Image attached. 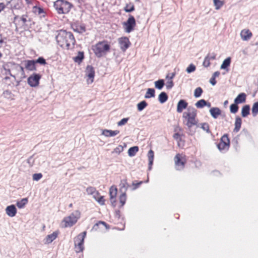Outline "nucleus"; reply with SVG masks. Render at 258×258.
<instances>
[{"mask_svg":"<svg viewBox=\"0 0 258 258\" xmlns=\"http://www.w3.org/2000/svg\"><path fill=\"white\" fill-rule=\"evenodd\" d=\"M35 63H39L41 65H45L46 64V60L43 57H39L37 59L34 60Z\"/></svg>","mask_w":258,"mask_h":258,"instance_id":"obj_48","label":"nucleus"},{"mask_svg":"<svg viewBox=\"0 0 258 258\" xmlns=\"http://www.w3.org/2000/svg\"><path fill=\"white\" fill-rule=\"evenodd\" d=\"M115 216L117 218H120V211L119 210H116L115 211Z\"/></svg>","mask_w":258,"mask_h":258,"instance_id":"obj_63","label":"nucleus"},{"mask_svg":"<svg viewBox=\"0 0 258 258\" xmlns=\"http://www.w3.org/2000/svg\"><path fill=\"white\" fill-rule=\"evenodd\" d=\"M80 216V212L78 210L72 213L70 216L65 217L63 219L61 223L62 224L64 223V225H62V227L66 228L73 226L76 223Z\"/></svg>","mask_w":258,"mask_h":258,"instance_id":"obj_4","label":"nucleus"},{"mask_svg":"<svg viewBox=\"0 0 258 258\" xmlns=\"http://www.w3.org/2000/svg\"><path fill=\"white\" fill-rule=\"evenodd\" d=\"M58 44L62 48L69 49L71 45L74 46L76 40L73 33L66 30H60L55 37Z\"/></svg>","mask_w":258,"mask_h":258,"instance_id":"obj_2","label":"nucleus"},{"mask_svg":"<svg viewBox=\"0 0 258 258\" xmlns=\"http://www.w3.org/2000/svg\"><path fill=\"white\" fill-rule=\"evenodd\" d=\"M33 11L35 13L38 14H41L44 13V10L39 7L34 6L33 7Z\"/></svg>","mask_w":258,"mask_h":258,"instance_id":"obj_50","label":"nucleus"},{"mask_svg":"<svg viewBox=\"0 0 258 258\" xmlns=\"http://www.w3.org/2000/svg\"><path fill=\"white\" fill-rule=\"evenodd\" d=\"M124 10L125 12L131 13L135 10V7L134 5H126V6L124 7Z\"/></svg>","mask_w":258,"mask_h":258,"instance_id":"obj_47","label":"nucleus"},{"mask_svg":"<svg viewBox=\"0 0 258 258\" xmlns=\"http://www.w3.org/2000/svg\"><path fill=\"white\" fill-rule=\"evenodd\" d=\"M148 106V103L145 100H143L138 103L137 109L139 111L144 110Z\"/></svg>","mask_w":258,"mask_h":258,"instance_id":"obj_34","label":"nucleus"},{"mask_svg":"<svg viewBox=\"0 0 258 258\" xmlns=\"http://www.w3.org/2000/svg\"><path fill=\"white\" fill-rule=\"evenodd\" d=\"M240 36L242 40H248L252 36V33L249 30H243L241 31Z\"/></svg>","mask_w":258,"mask_h":258,"instance_id":"obj_21","label":"nucleus"},{"mask_svg":"<svg viewBox=\"0 0 258 258\" xmlns=\"http://www.w3.org/2000/svg\"><path fill=\"white\" fill-rule=\"evenodd\" d=\"M154 157V154L153 151L152 150H150L148 153V157L149 162H150L151 164L152 163H153Z\"/></svg>","mask_w":258,"mask_h":258,"instance_id":"obj_45","label":"nucleus"},{"mask_svg":"<svg viewBox=\"0 0 258 258\" xmlns=\"http://www.w3.org/2000/svg\"><path fill=\"white\" fill-rule=\"evenodd\" d=\"M84 58V54L83 51H79L77 55L74 57V60L76 62L80 63L82 61Z\"/></svg>","mask_w":258,"mask_h":258,"instance_id":"obj_28","label":"nucleus"},{"mask_svg":"<svg viewBox=\"0 0 258 258\" xmlns=\"http://www.w3.org/2000/svg\"><path fill=\"white\" fill-rule=\"evenodd\" d=\"M216 54L213 52V53H208L206 57H208L210 60H214L216 58Z\"/></svg>","mask_w":258,"mask_h":258,"instance_id":"obj_57","label":"nucleus"},{"mask_svg":"<svg viewBox=\"0 0 258 258\" xmlns=\"http://www.w3.org/2000/svg\"><path fill=\"white\" fill-rule=\"evenodd\" d=\"M142 183H143V181H140L139 182H137V183H135V182L134 181L132 183V184L134 186L132 188V190L136 189L139 186V185H140Z\"/></svg>","mask_w":258,"mask_h":258,"instance_id":"obj_59","label":"nucleus"},{"mask_svg":"<svg viewBox=\"0 0 258 258\" xmlns=\"http://www.w3.org/2000/svg\"><path fill=\"white\" fill-rule=\"evenodd\" d=\"M110 46L108 44L107 41L98 42L93 47L92 50L97 57H101L109 51Z\"/></svg>","mask_w":258,"mask_h":258,"instance_id":"obj_3","label":"nucleus"},{"mask_svg":"<svg viewBox=\"0 0 258 258\" xmlns=\"http://www.w3.org/2000/svg\"><path fill=\"white\" fill-rule=\"evenodd\" d=\"M229 146L227 145V144H226L225 143H222L220 142L219 144H217V148L220 151L224 150L225 149L228 150Z\"/></svg>","mask_w":258,"mask_h":258,"instance_id":"obj_43","label":"nucleus"},{"mask_svg":"<svg viewBox=\"0 0 258 258\" xmlns=\"http://www.w3.org/2000/svg\"><path fill=\"white\" fill-rule=\"evenodd\" d=\"M136 25V20L134 17L130 15L127 20L123 23V25L125 26V31L127 33L131 32L134 30Z\"/></svg>","mask_w":258,"mask_h":258,"instance_id":"obj_6","label":"nucleus"},{"mask_svg":"<svg viewBox=\"0 0 258 258\" xmlns=\"http://www.w3.org/2000/svg\"><path fill=\"white\" fill-rule=\"evenodd\" d=\"M251 112L253 117L256 116L258 114V101L253 104Z\"/></svg>","mask_w":258,"mask_h":258,"instance_id":"obj_35","label":"nucleus"},{"mask_svg":"<svg viewBox=\"0 0 258 258\" xmlns=\"http://www.w3.org/2000/svg\"><path fill=\"white\" fill-rule=\"evenodd\" d=\"M126 200V195L125 193H121L119 196V202L121 204V207H122L125 203Z\"/></svg>","mask_w":258,"mask_h":258,"instance_id":"obj_41","label":"nucleus"},{"mask_svg":"<svg viewBox=\"0 0 258 258\" xmlns=\"http://www.w3.org/2000/svg\"><path fill=\"white\" fill-rule=\"evenodd\" d=\"M205 100L202 99H201V100L198 101L196 103L195 106L198 108H202L204 107H205Z\"/></svg>","mask_w":258,"mask_h":258,"instance_id":"obj_44","label":"nucleus"},{"mask_svg":"<svg viewBox=\"0 0 258 258\" xmlns=\"http://www.w3.org/2000/svg\"><path fill=\"white\" fill-rule=\"evenodd\" d=\"M188 103L184 99H180L177 103L176 111L178 113L182 112L183 109L187 107Z\"/></svg>","mask_w":258,"mask_h":258,"instance_id":"obj_12","label":"nucleus"},{"mask_svg":"<svg viewBox=\"0 0 258 258\" xmlns=\"http://www.w3.org/2000/svg\"><path fill=\"white\" fill-rule=\"evenodd\" d=\"M28 201L27 198H23L20 201H17L16 205L19 209H22L25 207V206L28 203Z\"/></svg>","mask_w":258,"mask_h":258,"instance_id":"obj_29","label":"nucleus"},{"mask_svg":"<svg viewBox=\"0 0 258 258\" xmlns=\"http://www.w3.org/2000/svg\"><path fill=\"white\" fill-rule=\"evenodd\" d=\"M87 232L84 231L78 234L74 239L75 251L77 253L82 252L84 249V239L86 236Z\"/></svg>","mask_w":258,"mask_h":258,"instance_id":"obj_5","label":"nucleus"},{"mask_svg":"<svg viewBox=\"0 0 258 258\" xmlns=\"http://www.w3.org/2000/svg\"><path fill=\"white\" fill-rule=\"evenodd\" d=\"M213 2L216 10L220 9L224 5V2L220 0H213Z\"/></svg>","mask_w":258,"mask_h":258,"instance_id":"obj_42","label":"nucleus"},{"mask_svg":"<svg viewBox=\"0 0 258 258\" xmlns=\"http://www.w3.org/2000/svg\"><path fill=\"white\" fill-rule=\"evenodd\" d=\"M196 66L194 64L191 63L186 68V72L187 73L189 74V73H191L192 72H194L196 70Z\"/></svg>","mask_w":258,"mask_h":258,"instance_id":"obj_49","label":"nucleus"},{"mask_svg":"<svg viewBox=\"0 0 258 258\" xmlns=\"http://www.w3.org/2000/svg\"><path fill=\"white\" fill-rule=\"evenodd\" d=\"M238 110V104H236V103H234L233 104H232L230 106V112L232 113H236Z\"/></svg>","mask_w":258,"mask_h":258,"instance_id":"obj_40","label":"nucleus"},{"mask_svg":"<svg viewBox=\"0 0 258 258\" xmlns=\"http://www.w3.org/2000/svg\"><path fill=\"white\" fill-rule=\"evenodd\" d=\"M73 5L69 2L63 1L62 2V14H67L69 13Z\"/></svg>","mask_w":258,"mask_h":258,"instance_id":"obj_22","label":"nucleus"},{"mask_svg":"<svg viewBox=\"0 0 258 258\" xmlns=\"http://www.w3.org/2000/svg\"><path fill=\"white\" fill-rule=\"evenodd\" d=\"M203 92V89L201 87H199L195 90L194 95L195 98H199L201 96Z\"/></svg>","mask_w":258,"mask_h":258,"instance_id":"obj_37","label":"nucleus"},{"mask_svg":"<svg viewBox=\"0 0 258 258\" xmlns=\"http://www.w3.org/2000/svg\"><path fill=\"white\" fill-rule=\"evenodd\" d=\"M62 2L63 0H57L54 3V8L59 14H62Z\"/></svg>","mask_w":258,"mask_h":258,"instance_id":"obj_20","label":"nucleus"},{"mask_svg":"<svg viewBox=\"0 0 258 258\" xmlns=\"http://www.w3.org/2000/svg\"><path fill=\"white\" fill-rule=\"evenodd\" d=\"M6 7V5L3 3H0V13L3 11L5 8Z\"/></svg>","mask_w":258,"mask_h":258,"instance_id":"obj_62","label":"nucleus"},{"mask_svg":"<svg viewBox=\"0 0 258 258\" xmlns=\"http://www.w3.org/2000/svg\"><path fill=\"white\" fill-rule=\"evenodd\" d=\"M104 225L107 229H108L109 228L108 225L105 223L104 221H99L98 222L96 223L93 227V229L95 230H97L98 229V227L99 225Z\"/></svg>","mask_w":258,"mask_h":258,"instance_id":"obj_38","label":"nucleus"},{"mask_svg":"<svg viewBox=\"0 0 258 258\" xmlns=\"http://www.w3.org/2000/svg\"><path fill=\"white\" fill-rule=\"evenodd\" d=\"M174 84L172 81H168L166 83V88L168 90L171 89L173 87Z\"/></svg>","mask_w":258,"mask_h":258,"instance_id":"obj_58","label":"nucleus"},{"mask_svg":"<svg viewBox=\"0 0 258 258\" xmlns=\"http://www.w3.org/2000/svg\"><path fill=\"white\" fill-rule=\"evenodd\" d=\"M41 78V76L39 74L34 73L28 77V84L32 87H37L39 84Z\"/></svg>","mask_w":258,"mask_h":258,"instance_id":"obj_7","label":"nucleus"},{"mask_svg":"<svg viewBox=\"0 0 258 258\" xmlns=\"http://www.w3.org/2000/svg\"><path fill=\"white\" fill-rule=\"evenodd\" d=\"M209 112L214 119L217 118L218 116L221 114V111L218 107H212L210 109Z\"/></svg>","mask_w":258,"mask_h":258,"instance_id":"obj_18","label":"nucleus"},{"mask_svg":"<svg viewBox=\"0 0 258 258\" xmlns=\"http://www.w3.org/2000/svg\"><path fill=\"white\" fill-rule=\"evenodd\" d=\"M21 20L23 23L24 29L30 28L32 25L34 24V23L33 22H32L31 19L28 18L27 15H23L21 18Z\"/></svg>","mask_w":258,"mask_h":258,"instance_id":"obj_10","label":"nucleus"},{"mask_svg":"<svg viewBox=\"0 0 258 258\" xmlns=\"http://www.w3.org/2000/svg\"><path fill=\"white\" fill-rule=\"evenodd\" d=\"M123 150V148L122 146L119 145L117 147H116L114 150L113 152L117 153L118 154H120Z\"/></svg>","mask_w":258,"mask_h":258,"instance_id":"obj_52","label":"nucleus"},{"mask_svg":"<svg viewBox=\"0 0 258 258\" xmlns=\"http://www.w3.org/2000/svg\"><path fill=\"white\" fill-rule=\"evenodd\" d=\"M101 135L106 137H112L113 136V131L110 130L104 129L102 131Z\"/></svg>","mask_w":258,"mask_h":258,"instance_id":"obj_36","label":"nucleus"},{"mask_svg":"<svg viewBox=\"0 0 258 258\" xmlns=\"http://www.w3.org/2000/svg\"><path fill=\"white\" fill-rule=\"evenodd\" d=\"M58 231H54L52 233L48 235L45 238L46 243L49 244L55 240L58 236Z\"/></svg>","mask_w":258,"mask_h":258,"instance_id":"obj_19","label":"nucleus"},{"mask_svg":"<svg viewBox=\"0 0 258 258\" xmlns=\"http://www.w3.org/2000/svg\"><path fill=\"white\" fill-rule=\"evenodd\" d=\"M155 90L153 88H148L145 95V98L149 99L151 98L155 97Z\"/></svg>","mask_w":258,"mask_h":258,"instance_id":"obj_25","label":"nucleus"},{"mask_svg":"<svg viewBox=\"0 0 258 258\" xmlns=\"http://www.w3.org/2000/svg\"><path fill=\"white\" fill-rule=\"evenodd\" d=\"M86 192L88 195H95V197L96 196H98L99 192L97 191L96 189V188L92 186H89L86 189Z\"/></svg>","mask_w":258,"mask_h":258,"instance_id":"obj_32","label":"nucleus"},{"mask_svg":"<svg viewBox=\"0 0 258 258\" xmlns=\"http://www.w3.org/2000/svg\"><path fill=\"white\" fill-rule=\"evenodd\" d=\"M117 192V189L115 186H111L109 189L110 198L113 199L116 198Z\"/></svg>","mask_w":258,"mask_h":258,"instance_id":"obj_33","label":"nucleus"},{"mask_svg":"<svg viewBox=\"0 0 258 258\" xmlns=\"http://www.w3.org/2000/svg\"><path fill=\"white\" fill-rule=\"evenodd\" d=\"M139 147L138 146H133L129 148L128 150V155L130 157L134 156L139 151Z\"/></svg>","mask_w":258,"mask_h":258,"instance_id":"obj_27","label":"nucleus"},{"mask_svg":"<svg viewBox=\"0 0 258 258\" xmlns=\"http://www.w3.org/2000/svg\"><path fill=\"white\" fill-rule=\"evenodd\" d=\"M203 64L206 68H207L210 66V60H209V59L208 57H205Z\"/></svg>","mask_w":258,"mask_h":258,"instance_id":"obj_56","label":"nucleus"},{"mask_svg":"<svg viewBox=\"0 0 258 258\" xmlns=\"http://www.w3.org/2000/svg\"><path fill=\"white\" fill-rule=\"evenodd\" d=\"M168 96L165 92H162L158 96V100L161 104L164 103L168 100Z\"/></svg>","mask_w":258,"mask_h":258,"instance_id":"obj_24","label":"nucleus"},{"mask_svg":"<svg viewBox=\"0 0 258 258\" xmlns=\"http://www.w3.org/2000/svg\"><path fill=\"white\" fill-rule=\"evenodd\" d=\"M231 63V58L228 57L225 59L223 61L222 64L221 65L220 68L221 69H226L230 64Z\"/></svg>","mask_w":258,"mask_h":258,"instance_id":"obj_31","label":"nucleus"},{"mask_svg":"<svg viewBox=\"0 0 258 258\" xmlns=\"http://www.w3.org/2000/svg\"><path fill=\"white\" fill-rule=\"evenodd\" d=\"M75 32L82 34L86 31V27L84 24L79 25L77 23H74L71 26Z\"/></svg>","mask_w":258,"mask_h":258,"instance_id":"obj_13","label":"nucleus"},{"mask_svg":"<svg viewBox=\"0 0 258 258\" xmlns=\"http://www.w3.org/2000/svg\"><path fill=\"white\" fill-rule=\"evenodd\" d=\"M128 120V118H123L117 122L118 126H121L125 124Z\"/></svg>","mask_w":258,"mask_h":258,"instance_id":"obj_55","label":"nucleus"},{"mask_svg":"<svg viewBox=\"0 0 258 258\" xmlns=\"http://www.w3.org/2000/svg\"><path fill=\"white\" fill-rule=\"evenodd\" d=\"M17 209L14 205L8 206L6 209V214L10 217H14L17 213Z\"/></svg>","mask_w":258,"mask_h":258,"instance_id":"obj_14","label":"nucleus"},{"mask_svg":"<svg viewBox=\"0 0 258 258\" xmlns=\"http://www.w3.org/2000/svg\"><path fill=\"white\" fill-rule=\"evenodd\" d=\"M118 44L120 49L123 52H125L131 44L129 39L126 37L119 38L118 39Z\"/></svg>","mask_w":258,"mask_h":258,"instance_id":"obj_8","label":"nucleus"},{"mask_svg":"<svg viewBox=\"0 0 258 258\" xmlns=\"http://www.w3.org/2000/svg\"><path fill=\"white\" fill-rule=\"evenodd\" d=\"M250 113V106L249 105H244L241 109V116L243 117H246Z\"/></svg>","mask_w":258,"mask_h":258,"instance_id":"obj_26","label":"nucleus"},{"mask_svg":"<svg viewBox=\"0 0 258 258\" xmlns=\"http://www.w3.org/2000/svg\"><path fill=\"white\" fill-rule=\"evenodd\" d=\"M119 186V191L121 193L126 194V192L128 188L130 187V185L128 184L126 179H124L120 180Z\"/></svg>","mask_w":258,"mask_h":258,"instance_id":"obj_15","label":"nucleus"},{"mask_svg":"<svg viewBox=\"0 0 258 258\" xmlns=\"http://www.w3.org/2000/svg\"><path fill=\"white\" fill-rule=\"evenodd\" d=\"M155 87L158 90H161L165 85L164 80L163 79H159L155 82Z\"/></svg>","mask_w":258,"mask_h":258,"instance_id":"obj_30","label":"nucleus"},{"mask_svg":"<svg viewBox=\"0 0 258 258\" xmlns=\"http://www.w3.org/2000/svg\"><path fill=\"white\" fill-rule=\"evenodd\" d=\"M197 110L193 107H189L187 108V111L183 112L182 117L186 120L185 125L187 126L188 133L190 135H193L195 132V130H192L194 125H196L197 127H199L198 124V120L196 119Z\"/></svg>","mask_w":258,"mask_h":258,"instance_id":"obj_1","label":"nucleus"},{"mask_svg":"<svg viewBox=\"0 0 258 258\" xmlns=\"http://www.w3.org/2000/svg\"><path fill=\"white\" fill-rule=\"evenodd\" d=\"M42 177V174L41 173H35L33 175L32 178L33 180L38 181Z\"/></svg>","mask_w":258,"mask_h":258,"instance_id":"obj_51","label":"nucleus"},{"mask_svg":"<svg viewBox=\"0 0 258 258\" xmlns=\"http://www.w3.org/2000/svg\"><path fill=\"white\" fill-rule=\"evenodd\" d=\"M25 68L31 71H36V63L34 59L28 60L25 61Z\"/></svg>","mask_w":258,"mask_h":258,"instance_id":"obj_16","label":"nucleus"},{"mask_svg":"<svg viewBox=\"0 0 258 258\" xmlns=\"http://www.w3.org/2000/svg\"><path fill=\"white\" fill-rule=\"evenodd\" d=\"M242 123V119L239 116H236L235 118V121L234 123V128L233 130V132L235 133H237L239 132L241 128V125Z\"/></svg>","mask_w":258,"mask_h":258,"instance_id":"obj_23","label":"nucleus"},{"mask_svg":"<svg viewBox=\"0 0 258 258\" xmlns=\"http://www.w3.org/2000/svg\"><path fill=\"white\" fill-rule=\"evenodd\" d=\"M210 83L212 85L214 86L216 84L215 78L212 77L210 80Z\"/></svg>","mask_w":258,"mask_h":258,"instance_id":"obj_61","label":"nucleus"},{"mask_svg":"<svg viewBox=\"0 0 258 258\" xmlns=\"http://www.w3.org/2000/svg\"><path fill=\"white\" fill-rule=\"evenodd\" d=\"M201 127L205 131H206L207 133H209L210 132L209 128V125L207 122L202 123L201 124Z\"/></svg>","mask_w":258,"mask_h":258,"instance_id":"obj_46","label":"nucleus"},{"mask_svg":"<svg viewBox=\"0 0 258 258\" xmlns=\"http://www.w3.org/2000/svg\"><path fill=\"white\" fill-rule=\"evenodd\" d=\"M222 143H225L228 146H230V140L227 134H224L221 138L220 142Z\"/></svg>","mask_w":258,"mask_h":258,"instance_id":"obj_39","label":"nucleus"},{"mask_svg":"<svg viewBox=\"0 0 258 258\" xmlns=\"http://www.w3.org/2000/svg\"><path fill=\"white\" fill-rule=\"evenodd\" d=\"M110 202L111 203L112 206L113 207H115L116 206V199L115 198L113 199L110 198Z\"/></svg>","mask_w":258,"mask_h":258,"instance_id":"obj_60","label":"nucleus"},{"mask_svg":"<svg viewBox=\"0 0 258 258\" xmlns=\"http://www.w3.org/2000/svg\"><path fill=\"white\" fill-rule=\"evenodd\" d=\"M246 97V95L244 93H241L234 99V102L238 104L244 103L245 102Z\"/></svg>","mask_w":258,"mask_h":258,"instance_id":"obj_17","label":"nucleus"},{"mask_svg":"<svg viewBox=\"0 0 258 258\" xmlns=\"http://www.w3.org/2000/svg\"><path fill=\"white\" fill-rule=\"evenodd\" d=\"M175 168L177 170H181L183 169L185 165V161L181 159L179 154H177L174 157Z\"/></svg>","mask_w":258,"mask_h":258,"instance_id":"obj_9","label":"nucleus"},{"mask_svg":"<svg viewBox=\"0 0 258 258\" xmlns=\"http://www.w3.org/2000/svg\"><path fill=\"white\" fill-rule=\"evenodd\" d=\"M94 198L95 199V200L98 202V203L100 205H104L105 200L104 199L103 196H100L98 199H97L96 197H95V195H94Z\"/></svg>","mask_w":258,"mask_h":258,"instance_id":"obj_54","label":"nucleus"},{"mask_svg":"<svg viewBox=\"0 0 258 258\" xmlns=\"http://www.w3.org/2000/svg\"><path fill=\"white\" fill-rule=\"evenodd\" d=\"M180 136V135L178 133H176L174 134L173 138L177 140Z\"/></svg>","mask_w":258,"mask_h":258,"instance_id":"obj_64","label":"nucleus"},{"mask_svg":"<svg viewBox=\"0 0 258 258\" xmlns=\"http://www.w3.org/2000/svg\"><path fill=\"white\" fill-rule=\"evenodd\" d=\"M34 155H32L27 159V162L30 167H32L34 163Z\"/></svg>","mask_w":258,"mask_h":258,"instance_id":"obj_53","label":"nucleus"},{"mask_svg":"<svg viewBox=\"0 0 258 258\" xmlns=\"http://www.w3.org/2000/svg\"><path fill=\"white\" fill-rule=\"evenodd\" d=\"M86 75L91 79V82H93L95 76V71L94 68L92 66H87L85 70Z\"/></svg>","mask_w":258,"mask_h":258,"instance_id":"obj_11","label":"nucleus"}]
</instances>
